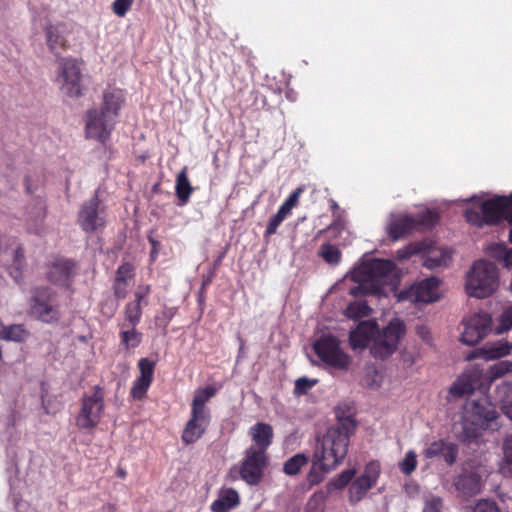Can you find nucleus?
Wrapping results in <instances>:
<instances>
[{"label": "nucleus", "mask_w": 512, "mask_h": 512, "mask_svg": "<svg viewBox=\"0 0 512 512\" xmlns=\"http://www.w3.org/2000/svg\"><path fill=\"white\" fill-rule=\"evenodd\" d=\"M355 427L354 420L347 417L339 420L336 425L326 431L313 454L312 471L308 475L312 484L321 480L314 474V470L329 472L343 462L348 452L349 437L353 434Z\"/></svg>", "instance_id": "nucleus-1"}, {"label": "nucleus", "mask_w": 512, "mask_h": 512, "mask_svg": "<svg viewBox=\"0 0 512 512\" xmlns=\"http://www.w3.org/2000/svg\"><path fill=\"white\" fill-rule=\"evenodd\" d=\"M404 333V324L398 318L392 319L381 332H379L375 321L367 320L360 322L355 329L350 331L349 341L353 349H364L373 340L371 353L375 357L383 359L396 351Z\"/></svg>", "instance_id": "nucleus-2"}, {"label": "nucleus", "mask_w": 512, "mask_h": 512, "mask_svg": "<svg viewBox=\"0 0 512 512\" xmlns=\"http://www.w3.org/2000/svg\"><path fill=\"white\" fill-rule=\"evenodd\" d=\"M397 278L395 264L391 260L372 259L363 263L352 273L358 285L350 289L352 296L380 294L385 285H393Z\"/></svg>", "instance_id": "nucleus-3"}, {"label": "nucleus", "mask_w": 512, "mask_h": 512, "mask_svg": "<svg viewBox=\"0 0 512 512\" xmlns=\"http://www.w3.org/2000/svg\"><path fill=\"white\" fill-rule=\"evenodd\" d=\"M496 417V410L486 401H467L459 421L453 424L452 432L457 440L470 443L480 437Z\"/></svg>", "instance_id": "nucleus-4"}, {"label": "nucleus", "mask_w": 512, "mask_h": 512, "mask_svg": "<svg viewBox=\"0 0 512 512\" xmlns=\"http://www.w3.org/2000/svg\"><path fill=\"white\" fill-rule=\"evenodd\" d=\"M498 285L495 264L485 260L475 261L465 276V291L471 297L486 298L496 291Z\"/></svg>", "instance_id": "nucleus-5"}, {"label": "nucleus", "mask_w": 512, "mask_h": 512, "mask_svg": "<svg viewBox=\"0 0 512 512\" xmlns=\"http://www.w3.org/2000/svg\"><path fill=\"white\" fill-rule=\"evenodd\" d=\"M466 220L478 227L484 224H495L505 218L512 224V197L497 196L480 204L479 210L467 209ZM512 242V227L509 233Z\"/></svg>", "instance_id": "nucleus-6"}, {"label": "nucleus", "mask_w": 512, "mask_h": 512, "mask_svg": "<svg viewBox=\"0 0 512 512\" xmlns=\"http://www.w3.org/2000/svg\"><path fill=\"white\" fill-rule=\"evenodd\" d=\"M60 91L67 97L78 98L82 95L81 68L76 59L61 58L58 61L57 77Z\"/></svg>", "instance_id": "nucleus-7"}, {"label": "nucleus", "mask_w": 512, "mask_h": 512, "mask_svg": "<svg viewBox=\"0 0 512 512\" xmlns=\"http://www.w3.org/2000/svg\"><path fill=\"white\" fill-rule=\"evenodd\" d=\"M104 412V392L95 386L90 394H85L82 398V405L76 425L80 429L91 430L98 425Z\"/></svg>", "instance_id": "nucleus-8"}, {"label": "nucleus", "mask_w": 512, "mask_h": 512, "mask_svg": "<svg viewBox=\"0 0 512 512\" xmlns=\"http://www.w3.org/2000/svg\"><path fill=\"white\" fill-rule=\"evenodd\" d=\"M317 356L327 365L344 370L350 365L351 358L340 347L333 336H323L314 344Z\"/></svg>", "instance_id": "nucleus-9"}, {"label": "nucleus", "mask_w": 512, "mask_h": 512, "mask_svg": "<svg viewBox=\"0 0 512 512\" xmlns=\"http://www.w3.org/2000/svg\"><path fill=\"white\" fill-rule=\"evenodd\" d=\"M483 472L480 466H476L472 462H466L462 467L461 473L453 482L458 496L463 499H468L480 493Z\"/></svg>", "instance_id": "nucleus-10"}, {"label": "nucleus", "mask_w": 512, "mask_h": 512, "mask_svg": "<svg viewBox=\"0 0 512 512\" xmlns=\"http://www.w3.org/2000/svg\"><path fill=\"white\" fill-rule=\"evenodd\" d=\"M105 222L104 207L101 206L98 196L94 195L82 205L78 215V223L83 231L91 233L104 227Z\"/></svg>", "instance_id": "nucleus-11"}, {"label": "nucleus", "mask_w": 512, "mask_h": 512, "mask_svg": "<svg viewBox=\"0 0 512 512\" xmlns=\"http://www.w3.org/2000/svg\"><path fill=\"white\" fill-rule=\"evenodd\" d=\"M266 453L258 451L255 446H250L243 458L240 467V476L249 485H256L263 476V469L266 466Z\"/></svg>", "instance_id": "nucleus-12"}, {"label": "nucleus", "mask_w": 512, "mask_h": 512, "mask_svg": "<svg viewBox=\"0 0 512 512\" xmlns=\"http://www.w3.org/2000/svg\"><path fill=\"white\" fill-rule=\"evenodd\" d=\"M31 314L44 322L58 318L55 296L48 288H36L33 291L30 306Z\"/></svg>", "instance_id": "nucleus-13"}, {"label": "nucleus", "mask_w": 512, "mask_h": 512, "mask_svg": "<svg viewBox=\"0 0 512 512\" xmlns=\"http://www.w3.org/2000/svg\"><path fill=\"white\" fill-rule=\"evenodd\" d=\"M491 317L486 312H479L464 321V330L460 340L469 346L477 344L488 333L491 325Z\"/></svg>", "instance_id": "nucleus-14"}, {"label": "nucleus", "mask_w": 512, "mask_h": 512, "mask_svg": "<svg viewBox=\"0 0 512 512\" xmlns=\"http://www.w3.org/2000/svg\"><path fill=\"white\" fill-rule=\"evenodd\" d=\"M114 122L113 118L107 117L101 110H89L86 120L87 137L105 143L114 127Z\"/></svg>", "instance_id": "nucleus-15"}, {"label": "nucleus", "mask_w": 512, "mask_h": 512, "mask_svg": "<svg viewBox=\"0 0 512 512\" xmlns=\"http://www.w3.org/2000/svg\"><path fill=\"white\" fill-rule=\"evenodd\" d=\"M439 280L435 277L425 279L411 286V288L401 293L400 299H407L413 303H430L438 300Z\"/></svg>", "instance_id": "nucleus-16"}, {"label": "nucleus", "mask_w": 512, "mask_h": 512, "mask_svg": "<svg viewBox=\"0 0 512 512\" xmlns=\"http://www.w3.org/2000/svg\"><path fill=\"white\" fill-rule=\"evenodd\" d=\"M380 474L379 464L370 462L361 476L352 482L349 488V500L353 503L359 502L365 494L376 484Z\"/></svg>", "instance_id": "nucleus-17"}, {"label": "nucleus", "mask_w": 512, "mask_h": 512, "mask_svg": "<svg viewBox=\"0 0 512 512\" xmlns=\"http://www.w3.org/2000/svg\"><path fill=\"white\" fill-rule=\"evenodd\" d=\"M418 227V220L405 213H390L386 225L388 236L397 241Z\"/></svg>", "instance_id": "nucleus-18"}, {"label": "nucleus", "mask_w": 512, "mask_h": 512, "mask_svg": "<svg viewBox=\"0 0 512 512\" xmlns=\"http://www.w3.org/2000/svg\"><path fill=\"white\" fill-rule=\"evenodd\" d=\"M139 377L134 381L131 395L134 399H141L147 392L153 380L155 362L148 358H141L138 362Z\"/></svg>", "instance_id": "nucleus-19"}, {"label": "nucleus", "mask_w": 512, "mask_h": 512, "mask_svg": "<svg viewBox=\"0 0 512 512\" xmlns=\"http://www.w3.org/2000/svg\"><path fill=\"white\" fill-rule=\"evenodd\" d=\"M210 422V414H201L191 411V418L187 422L182 440L185 444L195 443L204 434Z\"/></svg>", "instance_id": "nucleus-20"}, {"label": "nucleus", "mask_w": 512, "mask_h": 512, "mask_svg": "<svg viewBox=\"0 0 512 512\" xmlns=\"http://www.w3.org/2000/svg\"><path fill=\"white\" fill-rule=\"evenodd\" d=\"M423 265L428 269L447 267L451 261V253L443 247L422 243Z\"/></svg>", "instance_id": "nucleus-21"}, {"label": "nucleus", "mask_w": 512, "mask_h": 512, "mask_svg": "<svg viewBox=\"0 0 512 512\" xmlns=\"http://www.w3.org/2000/svg\"><path fill=\"white\" fill-rule=\"evenodd\" d=\"M149 293V286L139 288L135 293V300L126 304L123 314L124 321L121 324L138 325L142 316V303Z\"/></svg>", "instance_id": "nucleus-22"}, {"label": "nucleus", "mask_w": 512, "mask_h": 512, "mask_svg": "<svg viewBox=\"0 0 512 512\" xmlns=\"http://www.w3.org/2000/svg\"><path fill=\"white\" fill-rule=\"evenodd\" d=\"M46 45L51 53L59 55L67 47L66 28L63 24H49L45 27Z\"/></svg>", "instance_id": "nucleus-23"}, {"label": "nucleus", "mask_w": 512, "mask_h": 512, "mask_svg": "<svg viewBox=\"0 0 512 512\" xmlns=\"http://www.w3.org/2000/svg\"><path fill=\"white\" fill-rule=\"evenodd\" d=\"M481 373L471 370L463 373L450 387L449 392L454 396H464L472 393L479 384Z\"/></svg>", "instance_id": "nucleus-24"}, {"label": "nucleus", "mask_w": 512, "mask_h": 512, "mask_svg": "<svg viewBox=\"0 0 512 512\" xmlns=\"http://www.w3.org/2000/svg\"><path fill=\"white\" fill-rule=\"evenodd\" d=\"M249 435L253 441V445L258 451L266 453V450L272 443L273 428L267 423H256L249 429Z\"/></svg>", "instance_id": "nucleus-25"}, {"label": "nucleus", "mask_w": 512, "mask_h": 512, "mask_svg": "<svg viewBox=\"0 0 512 512\" xmlns=\"http://www.w3.org/2000/svg\"><path fill=\"white\" fill-rule=\"evenodd\" d=\"M124 101L125 96L122 90L114 88L107 89L103 94V103L100 110L107 117H111L115 120Z\"/></svg>", "instance_id": "nucleus-26"}, {"label": "nucleus", "mask_w": 512, "mask_h": 512, "mask_svg": "<svg viewBox=\"0 0 512 512\" xmlns=\"http://www.w3.org/2000/svg\"><path fill=\"white\" fill-rule=\"evenodd\" d=\"M134 276V268L129 263L120 265L116 271L115 283L113 286L114 295L118 299L125 298L129 283Z\"/></svg>", "instance_id": "nucleus-27"}, {"label": "nucleus", "mask_w": 512, "mask_h": 512, "mask_svg": "<svg viewBox=\"0 0 512 512\" xmlns=\"http://www.w3.org/2000/svg\"><path fill=\"white\" fill-rule=\"evenodd\" d=\"M74 263L69 260H59L55 262L49 270L48 278L51 282L65 286L71 277Z\"/></svg>", "instance_id": "nucleus-28"}, {"label": "nucleus", "mask_w": 512, "mask_h": 512, "mask_svg": "<svg viewBox=\"0 0 512 512\" xmlns=\"http://www.w3.org/2000/svg\"><path fill=\"white\" fill-rule=\"evenodd\" d=\"M511 349L512 345L510 343L498 342L491 346H487L483 349H480L477 352H472L471 354H469L467 359L472 360L476 357H482L484 360H493L510 354Z\"/></svg>", "instance_id": "nucleus-29"}, {"label": "nucleus", "mask_w": 512, "mask_h": 512, "mask_svg": "<svg viewBox=\"0 0 512 512\" xmlns=\"http://www.w3.org/2000/svg\"><path fill=\"white\" fill-rule=\"evenodd\" d=\"M240 498L236 490L232 488L224 489L219 493L218 498L212 502L211 510L213 512H227L239 504Z\"/></svg>", "instance_id": "nucleus-30"}, {"label": "nucleus", "mask_w": 512, "mask_h": 512, "mask_svg": "<svg viewBox=\"0 0 512 512\" xmlns=\"http://www.w3.org/2000/svg\"><path fill=\"white\" fill-rule=\"evenodd\" d=\"M137 325L119 324L120 344L125 350H131L139 346L142 341V333L136 329Z\"/></svg>", "instance_id": "nucleus-31"}, {"label": "nucleus", "mask_w": 512, "mask_h": 512, "mask_svg": "<svg viewBox=\"0 0 512 512\" xmlns=\"http://www.w3.org/2000/svg\"><path fill=\"white\" fill-rule=\"evenodd\" d=\"M193 191L194 188L188 178V169L185 166L178 173L175 183V193L180 201V205H185L188 202Z\"/></svg>", "instance_id": "nucleus-32"}, {"label": "nucleus", "mask_w": 512, "mask_h": 512, "mask_svg": "<svg viewBox=\"0 0 512 512\" xmlns=\"http://www.w3.org/2000/svg\"><path fill=\"white\" fill-rule=\"evenodd\" d=\"M495 400L503 413L512 420V384L503 383L495 389Z\"/></svg>", "instance_id": "nucleus-33"}, {"label": "nucleus", "mask_w": 512, "mask_h": 512, "mask_svg": "<svg viewBox=\"0 0 512 512\" xmlns=\"http://www.w3.org/2000/svg\"><path fill=\"white\" fill-rule=\"evenodd\" d=\"M216 389L205 387L196 391L192 401V412L210 414L206 403L215 395Z\"/></svg>", "instance_id": "nucleus-34"}, {"label": "nucleus", "mask_w": 512, "mask_h": 512, "mask_svg": "<svg viewBox=\"0 0 512 512\" xmlns=\"http://www.w3.org/2000/svg\"><path fill=\"white\" fill-rule=\"evenodd\" d=\"M25 267V257L23 249L18 247L14 252L13 262L9 268L10 276L20 283L23 277V269Z\"/></svg>", "instance_id": "nucleus-35"}, {"label": "nucleus", "mask_w": 512, "mask_h": 512, "mask_svg": "<svg viewBox=\"0 0 512 512\" xmlns=\"http://www.w3.org/2000/svg\"><path fill=\"white\" fill-rule=\"evenodd\" d=\"M308 463V457L302 453H298L289 458L283 465L285 474L293 476L300 472L301 468Z\"/></svg>", "instance_id": "nucleus-36"}, {"label": "nucleus", "mask_w": 512, "mask_h": 512, "mask_svg": "<svg viewBox=\"0 0 512 512\" xmlns=\"http://www.w3.org/2000/svg\"><path fill=\"white\" fill-rule=\"evenodd\" d=\"M512 329V304L503 307L497 318L495 333L502 334Z\"/></svg>", "instance_id": "nucleus-37"}, {"label": "nucleus", "mask_w": 512, "mask_h": 512, "mask_svg": "<svg viewBox=\"0 0 512 512\" xmlns=\"http://www.w3.org/2000/svg\"><path fill=\"white\" fill-rule=\"evenodd\" d=\"M371 309L365 301H354L348 305L344 313L348 318L359 319L368 316Z\"/></svg>", "instance_id": "nucleus-38"}, {"label": "nucleus", "mask_w": 512, "mask_h": 512, "mask_svg": "<svg viewBox=\"0 0 512 512\" xmlns=\"http://www.w3.org/2000/svg\"><path fill=\"white\" fill-rule=\"evenodd\" d=\"M318 254L330 265H337L341 261L340 250L335 245L329 243L323 244Z\"/></svg>", "instance_id": "nucleus-39"}, {"label": "nucleus", "mask_w": 512, "mask_h": 512, "mask_svg": "<svg viewBox=\"0 0 512 512\" xmlns=\"http://www.w3.org/2000/svg\"><path fill=\"white\" fill-rule=\"evenodd\" d=\"M354 475V469L344 470L336 478H334L327 484L326 489L328 490V492H332L333 490L336 489H342L347 486V484L351 481Z\"/></svg>", "instance_id": "nucleus-40"}, {"label": "nucleus", "mask_w": 512, "mask_h": 512, "mask_svg": "<svg viewBox=\"0 0 512 512\" xmlns=\"http://www.w3.org/2000/svg\"><path fill=\"white\" fill-rule=\"evenodd\" d=\"M289 214L290 211L281 205L277 213L270 218L268 225L266 227L265 236H271L275 234L277 228Z\"/></svg>", "instance_id": "nucleus-41"}, {"label": "nucleus", "mask_w": 512, "mask_h": 512, "mask_svg": "<svg viewBox=\"0 0 512 512\" xmlns=\"http://www.w3.org/2000/svg\"><path fill=\"white\" fill-rule=\"evenodd\" d=\"M329 493L327 489L326 491L319 490L313 493L307 502L305 510L321 512Z\"/></svg>", "instance_id": "nucleus-42"}, {"label": "nucleus", "mask_w": 512, "mask_h": 512, "mask_svg": "<svg viewBox=\"0 0 512 512\" xmlns=\"http://www.w3.org/2000/svg\"><path fill=\"white\" fill-rule=\"evenodd\" d=\"M27 337V332L20 324L9 325L5 327V331L1 337L8 341H23Z\"/></svg>", "instance_id": "nucleus-43"}, {"label": "nucleus", "mask_w": 512, "mask_h": 512, "mask_svg": "<svg viewBox=\"0 0 512 512\" xmlns=\"http://www.w3.org/2000/svg\"><path fill=\"white\" fill-rule=\"evenodd\" d=\"M504 470L512 476V432L503 440L502 444Z\"/></svg>", "instance_id": "nucleus-44"}, {"label": "nucleus", "mask_w": 512, "mask_h": 512, "mask_svg": "<svg viewBox=\"0 0 512 512\" xmlns=\"http://www.w3.org/2000/svg\"><path fill=\"white\" fill-rule=\"evenodd\" d=\"M491 254L498 259H503L506 267L512 265V249L506 250L504 245L496 244L491 247Z\"/></svg>", "instance_id": "nucleus-45"}, {"label": "nucleus", "mask_w": 512, "mask_h": 512, "mask_svg": "<svg viewBox=\"0 0 512 512\" xmlns=\"http://www.w3.org/2000/svg\"><path fill=\"white\" fill-rule=\"evenodd\" d=\"M509 372H512V362L509 360L500 361L490 367L491 379H497Z\"/></svg>", "instance_id": "nucleus-46"}, {"label": "nucleus", "mask_w": 512, "mask_h": 512, "mask_svg": "<svg viewBox=\"0 0 512 512\" xmlns=\"http://www.w3.org/2000/svg\"><path fill=\"white\" fill-rule=\"evenodd\" d=\"M417 465V456L414 451H408L404 457V459L400 463L401 471L409 475L411 474Z\"/></svg>", "instance_id": "nucleus-47"}, {"label": "nucleus", "mask_w": 512, "mask_h": 512, "mask_svg": "<svg viewBox=\"0 0 512 512\" xmlns=\"http://www.w3.org/2000/svg\"><path fill=\"white\" fill-rule=\"evenodd\" d=\"M317 380L309 379L307 377L298 378L295 381L294 394L304 395L306 394L315 384Z\"/></svg>", "instance_id": "nucleus-48"}, {"label": "nucleus", "mask_w": 512, "mask_h": 512, "mask_svg": "<svg viewBox=\"0 0 512 512\" xmlns=\"http://www.w3.org/2000/svg\"><path fill=\"white\" fill-rule=\"evenodd\" d=\"M472 512H501V510L495 501L481 499L472 507Z\"/></svg>", "instance_id": "nucleus-49"}, {"label": "nucleus", "mask_w": 512, "mask_h": 512, "mask_svg": "<svg viewBox=\"0 0 512 512\" xmlns=\"http://www.w3.org/2000/svg\"><path fill=\"white\" fill-rule=\"evenodd\" d=\"M443 501L440 497H429L425 500L423 512H442Z\"/></svg>", "instance_id": "nucleus-50"}, {"label": "nucleus", "mask_w": 512, "mask_h": 512, "mask_svg": "<svg viewBox=\"0 0 512 512\" xmlns=\"http://www.w3.org/2000/svg\"><path fill=\"white\" fill-rule=\"evenodd\" d=\"M445 443L441 440L435 441L429 445L424 451V456L428 459H432L439 456L444 451Z\"/></svg>", "instance_id": "nucleus-51"}, {"label": "nucleus", "mask_w": 512, "mask_h": 512, "mask_svg": "<svg viewBox=\"0 0 512 512\" xmlns=\"http://www.w3.org/2000/svg\"><path fill=\"white\" fill-rule=\"evenodd\" d=\"M422 246L423 244H418L416 246H408L403 249H400L396 252V258L398 260H405L408 259L410 256L416 253L422 252Z\"/></svg>", "instance_id": "nucleus-52"}, {"label": "nucleus", "mask_w": 512, "mask_h": 512, "mask_svg": "<svg viewBox=\"0 0 512 512\" xmlns=\"http://www.w3.org/2000/svg\"><path fill=\"white\" fill-rule=\"evenodd\" d=\"M443 455L445 462L449 465H452L456 461L458 455L457 445L453 443L445 445Z\"/></svg>", "instance_id": "nucleus-53"}, {"label": "nucleus", "mask_w": 512, "mask_h": 512, "mask_svg": "<svg viewBox=\"0 0 512 512\" xmlns=\"http://www.w3.org/2000/svg\"><path fill=\"white\" fill-rule=\"evenodd\" d=\"M133 0H115L113 3V11L116 15L123 17L130 9Z\"/></svg>", "instance_id": "nucleus-54"}, {"label": "nucleus", "mask_w": 512, "mask_h": 512, "mask_svg": "<svg viewBox=\"0 0 512 512\" xmlns=\"http://www.w3.org/2000/svg\"><path fill=\"white\" fill-rule=\"evenodd\" d=\"M418 220V226H432L437 219V214L430 210H425L418 217H415Z\"/></svg>", "instance_id": "nucleus-55"}, {"label": "nucleus", "mask_w": 512, "mask_h": 512, "mask_svg": "<svg viewBox=\"0 0 512 512\" xmlns=\"http://www.w3.org/2000/svg\"><path fill=\"white\" fill-rule=\"evenodd\" d=\"M302 192L303 188L298 187L290 194V196L285 200L282 206L291 212L292 208L297 204L299 196L301 195Z\"/></svg>", "instance_id": "nucleus-56"}, {"label": "nucleus", "mask_w": 512, "mask_h": 512, "mask_svg": "<svg viewBox=\"0 0 512 512\" xmlns=\"http://www.w3.org/2000/svg\"><path fill=\"white\" fill-rule=\"evenodd\" d=\"M416 332H417V335L424 341H426V342L430 341L431 336H430V331H429L428 327H426L424 325H419L416 327Z\"/></svg>", "instance_id": "nucleus-57"}, {"label": "nucleus", "mask_w": 512, "mask_h": 512, "mask_svg": "<svg viewBox=\"0 0 512 512\" xmlns=\"http://www.w3.org/2000/svg\"><path fill=\"white\" fill-rule=\"evenodd\" d=\"M44 216H45L44 206L42 203H39V208L37 211V221L41 222L42 219L44 218Z\"/></svg>", "instance_id": "nucleus-58"}, {"label": "nucleus", "mask_w": 512, "mask_h": 512, "mask_svg": "<svg viewBox=\"0 0 512 512\" xmlns=\"http://www.w3.org/2000/svg\"><path fill=\"white\" fill-rule=\"evenodd\" d=\"M28 229H29V231L35 232V233H38L40 231V228L38 225H36L35 227H29Z\"/></svg>", "instance_id": "nucleus-59"}, {"label": "nucleus", "mask_w": 512, "mask_h": 512, "mask_svg": "<svg viewBox=\"0 0 512 512\" xmlns=\"http://www.w3.org/2000/svg\"><path fill=\"white\" fill-rule=\"evenodd\" d=\"M117 475H118L119 477H121V478H124V477H125V475H126V472H125L123 469H119V470L117 471Z\"/></svg>", "instance_id": "nucleus-60"}, {"label": "nucleus", "mask_w": 512, "mask_h": 512, "mask_svg": "<svg viewBox=\"0 0 512 512\" xmlns=\"http://www.w3.org/2000/svg\"><path fill=\"white\" fill-rule=\"evenodd\" d=\"M332 207H333V209H337L338 208L337 203H333Z\"/></svg>", "instance_id": "nucleus-61"}]
</instances>
